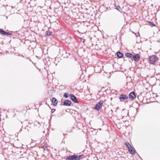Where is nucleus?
Instances as JSON below:
<instances>
[{
	"label": "nucleus",
	"instance_id": "1",
	"mask_svg": "<svg viewBox=\"0 0 160 160\" xmlns=\"http://www.w3.org/2000/svg\"><path fill=\"white\" fill-rule=\"evenodd\" d=\"M64 70L67 73L71 74L73 71L72 66L69 64H66L64 67Z\"/></svg>",
	"mask_w": 160,
	"mask_h": 160
},
{
	"label": "nucleus",
	"instance_id": "2",
	"mask_svg": "<svg viewBox=\"0 0 160 160\" xmlns=\"http://www.w3.org/2000/svg\"><path fill=\"white\" fill-rule=\"evenodd\" d=\"M158 57L155 55L150 56L148 58L149 63L152 64H154L156 61H158Z\"/></svg>",
	"mask_w": 160,
	"mask_h": 160
},
{
	"label": "nucleus",
	"instance_id": "3",
	"mask_svg": "<svg viewBox=\"0 0 160 160\" xmlns=\"http://www.w3.org/2000/svg\"><path fill=\"white\" fill-rule=\"evenodd\" d=\"M103 101L101 100L99 102L96 104L94 107V109L97 111H99L102 107Z\"/></svg>",
	"mask_w": 160,
	"mask_h": 160
},
{
	"label": "nucleus",
	"instance_id": "4",
	"mask_svg": "<svg viewBox=\"0 0 160 160\" xmlns=\"http://www.w3.org/2000/svg\"><path fill=\"white\" fill-rule=\"evenodd\" d=\"M128 98V97L127 95L122 94L120 95L119 97V99L121 101H123L126 100Z\"/></svg>",
	"mask_w": 160,
	"mask_h": 160
},
{
	"label": "nucleus",
	"instance_id": "5",
	"mask_svg": "<svg viewBox=\"0 0 160 160\" xmlns=\"http://www.w3.org/2000/svg\"><path fill=\"white\" fill-rule=\"evenodd\" d=\"M132 58L134 60L135 62H138L140 60V56L138 54H134V55H133Z\"/></svg>",
	"mask_w": 160,
	"mask_h": 160
},
{
	"label": "nucleus",
	"instance_id": "6",
	"mask_svg": "<svg viewBox=\"0 0 160 160\" xmlns=\"http://www.w3.org/2000/svg\"><path fill=\"white\" fill-rule=\"evenodd\" d=\"M70 98L71 100L74 103H78V102L77 100L76 97L73 94H71L69 95Z\"/></svg>",
	"mask_w": 160,
	"mask_h": 160
},
{
	"label": "nucleus",
	"instance_id": "7",
	"mask_svg": "<svg viewBox=\"0 0 160 160\" xmlns=\"http://www.w3.org/2000/svg\"><path fill=\"white\" fill-rule=\"evenodd\" d=\"M128 97L129 98L132 100H133L135 99L136 98V96L135 92L132 91L131 92L129 93Z\"/></svg>",
	"mask_w": 160,
	"mask_h": 160
},
{
	"label": "nucleus",
	"instance_id": "8",
	"mask_svg": "<svg viewBox=\"0 0 160 160\" xmlns=\"http://www.w3.org/2000/svg\"><path fill=\"white\" fill-rule=\"evenodd\" d=\"M66 160H76V154H73L67 157L66 159Z\"/></svg>",
	"mask_w": 160,
	"mask_h": 160
},
{
	"label": "nucleus",
	"instance_id": "9",
	"mask_svg": "<svg viewBox=\"0 0 160 160\" xmlns=\"http://www.w3.org/2000/svg\"><path fill=\"white\" fill-rule=\"evenodd\" d=\"M128 151L131 154L135 155L136 153L135 150L131 146L128 149Z\"/></svg>",
	"mask_w": 160,
	"mask_h": 160
},
{
	"label": "nucleus",
	"instance_id": "10",
	"mask_svg": "<svg viewBox=\"0 0 160 160\" xmlns=\"http://www.w3.org/2000/svg\"><path fill=\"white\" fill-rule=\"evenodd\" d=\"M71 102L68 100H65L63 103V105L69 106L71 105Z\"/></svg>",
	"mask_w": 160,
	"mask_h": 160
},
{
	"label": "nucleus",
	"instance_id": "11",
	"mask_svg": "<svg viewBox=\"0 0 160 160\" xmlns=\"http://www.w3.org/2000/svg\"><path fill=\"white\" fill-rule=\"evenodd\" d=\"M52 103L53 105L54 106H56L58 103V101L57 99L55 98H52L51 100Z\"/></svg>",
	"mask_w": 160,
	"mask_h": 160
},
{
	"label": "nucleus",
	"instance_id": "12",
	"mask_svg": "<svg viewBox=\"0 0 160 160\" xmlns=\"http://www.w3.org/2000/svg\"><path fill=\"white\" fill-rule=\"evenodd\" d=\"M25 130L26 131V132H32V129L30 127L27 126L25 127Z\"/></svg>",
	"mask_w": 160,
	"mask_h": 160
},
{
	"label": "nucleus",
	"instance_id": "13",
	"mask_svg": "<svg viewBox=\"0 0 160 160\" xmlns=\"http://www.w3.org/2000/svg\"><path fill=\"white\" fill-rule=\"evenodd\" d=\"M117 56L119 58H121L123 56V54L120 51H118L117 53Z\"/></svg>",
	"mask_w": 160,
	"mask_h": 160
},
{
	"label": "nucleus",
	"instance_id": "14",
	"mask_svg": "<svg viewBox=\"0 0 160 160\" xmlns=\"http://www.w3.org/2000/svg\"><path fill=\"white\" fill-rule=\"evenodd\" d=\"M84 157V155L83 154L80 155H77L76 154V160H79L81 159H82Z\"/></svg>",
	"mask_w": 160,
	"mask_h": 160
},
{
	"label": "nucleus",
	"instance_id": "15",
	"mask_svg": "<svg viewBox=\"0 0 160 160\" xmlns=\"http://www.w3.org/2000/svg\"><path fill=\"white\" fill-rule=\"evenodd\" d=\"M125 56L128 58H132V56H133V54H132L131 53H126L125 54Z\"/></svg>",
	"mask_w": 160,
	"mask_h": 160
},
{
	"label": "nucleus",
	"instance_id": "16",
	"mask_svg": "<svg viewBox=\"0 0 160 160\" xmlns=\"http://www.w3.org/2000/svg\"><path fill=\"white\" fill-rule=\"evenodd\" d=\"M124 144L128 149L131 146L129 143L128 142H125L124 143Z\"/></svg>",
	"mask_w": 160,
	"mask_h": 160
},
{
	"label": "nucleus",
	"instance_id": "17",
	"mask_svg": "<svg viewBox=\"0 0 160 160\" xmlns=\"http://www.w3.org/2000/svg\"><path fill=\"white\" fill-rule=\"evenodd\" d=\"M6 31L2 29H0V33L3 35H5Z\"/></svg>",
	"mask_w": 160,
	"mask_h": 160
},
{
	"label": "nucleus",
	"instance_id": "18",
	"mask_svg": "<svg viewBox=\"0 0 160 160\" xmlns=\"http://www.w3.org/2000/svg\"><path fill=\"white\" fill-rule=\"evenodd\" d=\"M115 7L116 9L119 11L121 10V9L119 6H116V4H115Z\"/></svg>",
	"mask_w": 160,
	"mask_h": 160
},
{
	"label": "nucleus",
	"instance_id": "19",
	"mask_svg": "<svg viewBox=\"0 0 160 160\" xmlns=\"http://www.w3.org/2000/svg\"><path fill=\"white\" fill-rule=\"evenodd\" d=\"M52 33V32L50 31H47L46 32V35L47 36H50Z\"/></svg>",
	"mask_w": 160,
	"mask_h": 160
},
{
	"label": "nucleus",
	"instance_id": "20",
	"mask_svg": "<svg viewBox=\"0 0 160 160\" xmlns=\"http://www.w3.org/2000/svg\"><path fill=\"white\" fill-rule=\"evenodd\" d=\"M147 22L149 23L150 24L152 25L153 26H156L155 25L154 23L150 21H148Z\"/></svg>",
	"mask_w": 160,
	"mask_h": 160
},
{
	"label": "nucleus",
	"instance_id": "21",
	"mask_svg": "<svg viewBox=\"0 0 160 160\" xmlns=\"http://www.w3.org/2000/svg\"><path fill=\"white\" fill-rule=\"evenodd\" d=\"M63 96L66 98H68V93H65L63 95Z\"/></svg>",
	"mask_w": 160,
	"mask_h": 160
},
{
	"label": "nucleus",
	"instance_id": "22",
	"mask_svg": "<svg viewBox=\"0 0 160 160\" xmlns=\"http://www.w3.org/2000/svg\"><path fill=\"white\" fill-rule=\"evenodd\" d=\"M12 33H11L9 32H6L5 34V35H7V36H8V35L12 36Z\"/></svg>",
	"mask_w": 160,
	"mask_h": 160
},
{
	"label": "nucleus",
	"instance_id": "23",
	"mask_svg": "<svg viewBox=\"0 0 160 160\" xmlns=\"http://www.w3.org/2000/svg\"><path fill=\"white\" fill-rule=\"evenodd\" d=\"M55 111V109H52L51 110V112L52 113H53Z\"/></svg>",
	"mask_w": 160,
	"mask_h": 160
},
{
	"label": "nucleus",
	"instance_id": "24",
	"mask_svg": "<svg viewBox=\"0 0 160 160\" xmlns=\"http://www.w3.org/2000/svg\"><path fill=\"white\" fill-rule=\"evenodd\" d=\"M64 52H65V53L66 54H68V55H69V53H68L67 52H66V51H65Z\"/></svg>",
	"mask_w": 160,
	"mask_h": 160
},
{
	"label": "nucleus",
	"instance_id": "25",
	"mask_svg": "<svg viewBox=\"0 0 160 160\" xmlns=\"http://www.w3.org/2000/svg\"><path fill=\"white\" fill-rule=\"evenodd\" d=\"M22 131V129H20V130L19 131V132L20 133V132H21Z\"/></svg>",
	"mask_w": 160,
	"mask_h": 160
},
{
	"label": "nucleus",
	"instance_id": "26",
	"mask_svg": "<svg viewBox=\"0 0 160 160\" xmlns=\"http://www.w3.org/2000/svg\"><path fill=\"white\" fill-rule=\"evenodd\" d=\"M66 56L67 57H68V55H67Z\"/></svg>",
	"mask_w": 160,
	"mask_h": 160
}]
</instances>
